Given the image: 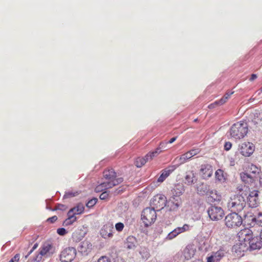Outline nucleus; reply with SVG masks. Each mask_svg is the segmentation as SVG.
I'll list each match as a JSON object with an SVG mask.
<instances>
[{
	"instance_id": "obj_1",
	"label": "nucleus",
	"mask_w": 262,
	"mask_h": 262,
	"mask_svg": "<svg viewBox=\"0 0 262 262\" xmlns=\"http://www.w3.org/2000/svg\"><path fill=\"white\" fill-rule=\"evenodd\" d=\"M248 192L241 189L238 194L232 195L228 200L227 206L228 210L232 212H241L246 207V198Z\"/></svg>"
},
{
	"instance_id": "obj_2",
	"label": "nucleus",
	"mask_w": 262,
	"mask_h": 262,
	"mask_svg": "<svg viewBox=\"0 0 262 262\" xmlns=\"http://www.w3.org/2000/svg\"><path fill=\"white\" fill-rule=\"evenodd\" d=\"M103 177L108 181L99 184V192L112 188L123 181L122 178H116V172L112 168L105 169L103 172Z\"/></svg>"
},
{
	"instance_id": "obj_3",
	"label": "nucleus",
	"mask_w": 262,
	"mask_h": 262,
	"mask_svg": "<svg viewBox=\"0 0 262 262\" xmlns=\"http://www.w3.org/2000/svg\"><path fill=\"white\" fill-rule=\"evenodd\" d=\"M248 126L246 122L240 121L232 125L230 129V136L236 139L244 138L247 134Z\"/></svg>"
},
{
	"instance_id": "obj_4",
	"label": "nucleus",
	"mask_w": 262,
	"mask_h": 262,
	"mask_svg": "<svg viewBox=\"0 0 262 262\" xmlns=\"http://www.w3.org/2000/svg\"><path fill=\"white\" fill-rule=\"evenodd\" d=\"M224 222L227 228L233 229L239 227L242 224L243 219L236 212H232L225 216Z\"/></svg>"
},
{
	"instance_id": "obj_5",
	"label": "nucleus",
	"mask_w": 262,
	"mask_h": 262,
	"mask_svg": "<svg viewBox=\"0 0 262 262\" xmlns=\"http://www.w3.org/2000/svg\"><path fill=\"white\" fill-rule=\"evenodd\" d=\"M156 218L157 214L154 208H146L142 212L141 220L145 227H148L153 224Z\"/></svg>"
},
{
	"instance_id": "obj_6",
	"label": "nucleus",
	"mask_w": 262,
	"mask_h": 262,
	"mask_svg": "<svg viewBox=\"0 0 262 262\" xmlns=\"http://www.w3.org/2000/svg\"><path fill=\"white\" fill-rule=\"evenodd\" d=\"M207 212L209 217L212 221L221 220L225 215L223 209L221 207L215 205L211 206L208 208Z\"/></svg>"
},
{
	"instance_id": "obj_7",
	"label": "nucleus",
	"mask_w": 262,
	"mask_h": 262,
	"mask_svg": "<svg viewBox=\"0 0 262 262\" xmlns=\"http://www.w3.org/2000/svg\"><path fill=\"white\" fill-rule=\"evenodd\" d=\"M76 250L73 247L64 249L61 253L60 259L61 262H71L76 255Z\"/></svg>"
},
{
	"instance_id": "obj_8",
	"label": "nucleus",
	"mask_w": 262,
	"mask_h": 262,
	"mask_svg": "<svg viewBox=\"0 0 262 262\" xmlns=\"http://www.w3.org/2000/svg\"><path fill=\"white\" fill-rule=\"evenodd\" d=\"M55 252V248L49 243H45L40 248L39 255L36 256L35 260L39 261L42 256H49Z\"/></svg>"
},
{
	"instance_id": "obj_9",
	"label": "nucleus",
	"mask_w": 262,
	"mask_h": 262,
	"mask_svg": "<svg viewBox=\"0 0 262 262\" xmlns=\"http://www.w3.org/2000/svg\"><path fill=\"white\" fill-rule=\"evenodd\" d=\"M212 166L209 164H204L200 166L199 174L203 179L207 180L213 174Z\"/></svg>"
},
{
	"instance_id": "obj_10",
	"label": "nucleus",
	"mask_w": 262,
	"mask_h": 262,
	"mask_svg": "<svg viewBox=\"0 0 262 262\" xmlns=\"http://www.w3.org/2000/svg\"><path fill=\"white\" fill-rule=\"evenodd\" d=\"M114 226L112 223H107L102 227L100 231L101 236L105 239L111 238L114 234Z\"/></svg>"
},
{
	"instance_id": "obj_11",
	"label": "nucleus",
	"mask_w": 262,
	"mask_h": 262,
	"mask_svg": "<svg viewBox=\"0 0 262 262\" xmlns=\"http://www.w3.org/2000/svg\"><path fill=\"white\" fill-rule=\"evenodd\" d=\"M241 154L245 157H249L254 150L255 146L252 143L244 142L242 143L239 148Z\"/></svg>"
},
{
	"instance_id": "obj_12",
	"label": "nucleus",
	"mask_w": 262,
	"mask_h": 262,
	"mask_svg": "<svg viewBox=\"0 0 262 262\" xmlns=\"http://www.w3.org/2000/svg\"><path fill=\"white\" fill-rule=\"evenodd\" d=\"M166 198L164 195H157L151 200V204L153 208L157 210H160L165 206Z\"/></svg>"
},
{
	"instance_id": "obj_13",
	"label": "nucleus",
	"mask_w": 262,
	"mask_h": 262,
	"mask_svg": "<svg viewBox=\"0 0 262 262\" xmlns=\"http://www.w3.org/2000/svg\"><path fill=\"white\" fill-rule=\"evenodd\" d=\"M247 203L249 207L251 208H255L259 204L258 200V191L254 190L251 191L249 195H247Z\"/></svg>"
},
{
	"instance_id": "obj_14",
	"label": "nucleus",
	"mask_w": 262,
	"mask_h": 262,
	"mask_svg": "<svg viewBox=\"0 0 262 262\" xmlns=\"http://www.w3.org/2000/svg\"><path fill=\"white\" fill-rule=\"evenodd\" d=\"M185 183L187 185H192L198 181L197 173L194 170H188L184 177Z\"/></svg>"
},
{
	"instance_id": "obj_15",
	"label": "nucleus",
	"mask_w": 262,
	"mask_h": 262,
	"mask_svg": "<svg viewBox=\"0 0 262 262\" xmlns=\"http://www.w3.org/2000/svg\"><path fill=\"white\" fill-rule=\"evenodd\" d=\"M92 250V245L91 243L88 241L82 242L78 247L79 252L85 256L88 255L91 252Z\"/></svg>"
},
{
	"instance_id": "obj_16",
	"label": "nucleus",
	"mask_w": 262,
	"mask_h": 262,
	"mask_svg": "<svg viewBox=\"0 0 262 262\" xmlns=\"http://www.w3.org/2000/svg\"><path fill=\"white\" fill-rule=\"evenodd\" d=\"M177 168L176 165H171L162 170V173L157 180L158 182H163Z\"/></svg>"
},
{
	"instance_id": "obj_17",
	"label": "nucleus",
	"mask_w": 262,
	"mask_h": 262,
	"mask_svg": "<svg viewBox=\"0 0 262 262\" xmlns=\"http://www.w3.org/2000/svg\"><path fill=\"white\" fill-rule=\"evenodd\" d=\"M207 200L211 203L220 202L221 200V195L216 190L209 189L207 194Z\"/></svg>"
},
{
	"instance_id": "obj_18",
	"label": "nucleus",
	"mask_w": 262,
	"mask_h": 262,
	"mask_svg": "<svg viewBox=\"0 0 262 262\" xmlns=\"http://www.w3.org/2000/svg\"><path fill=\"white\" fill-rule=\"evenodd\" d=\"M240 177L242 181L248 185L254 183L257 179L248 171L241 172Z\"/></svg>"
},
{
	"instance_id": "obj_19",
	"label": "nucleus",
	"mask_w": 262,
	"mask_h": 262,
	"mask_svg": "<svg viewBox=\"0 0 262 262\" xmlns=\"http://www.w3.org/2000/svg\"><path fill=\"white\" fill-rule=\"evenodd\" d=\"M196 250L194 246L192 244L188 245L183 250V255L187 260L191 259L195 254Z\"/></svg>"
},
{
	"instance_id": "obj_20",
	"label": "nucleus",
	"mask_w": 262,
	"mask_h": 262,
	"mask_svg": "<svg viewBox=\"0 0 262 262\" xmlns=\"http://www.w3.org/2000/svg\"><path fill=\"white\" fill-rule=\"evenodd\" d=\"M252 232L249 228H244L241 230L238 233L237 235L240 241H249L252 237Z\"/></svg>"
},
{
	"instance_id": "obj_21",
	"label": "nucleus",
	"mask_w": 262,
	"mask_h": 262,
	"mask_svg": "<svg viewBox=\"0 0 262 262\" xmlns=\"http://www.w3.org/2000/svg\"><path fill=\"white\" fill-rule=\"evenodd\" d=\"M249 241L250 248L252 250L259 249L262 247V241L258 237H251Z\"/></svg>"
},
{
	"instance_id": "obj_22",
	"label": "nucleus",
	"mask_w": 262,
	"mask_h": 262,
	"mask_svg": "<svg viewBox=\"0 0 262 262\" xmlns=\"http://www.w3.org/2000/svg\"><path fill=\"white\" fill-rule=\"evenodd\" d=\"M247 170L256 179L258 178V176L260 173L261 171L260 167H257L253 164H251L248 165L247 168Z\"/></svg>"
},
{
	"instance_id": "obj_23",
	"label": "nucleus",
	"mask_w": 262,
	"mask_h": 262,
	"mask_svg": "<svg viewBox=\"0 0 262 262\" xmlns=\"http://www.w3.org/2000/svg\"><path fill=\"white\" fill-rule=\"evenodd\" d=\"M125 244L128 249H134L136 247L137 240L135 237L129 236L126 239Z\"/></svg>"
},
{
	"instance_id": "obj_24",
	"label": "nucleus",
	"mask_w": 262,
	"mask_h": 262,
	"mask_svg": "<svg viewBox=\"0 0 262 262\" xmlns=\"http://www.w3.org/2000/svg\"><path fill=\"white\" fill-rule=\"evenodd\" d=\"M84 210V205L82 203L78 204L75 207L71 208L69 212L70 213L74 214L75 216L77 214L82 213Z\"/></svg>"
},
{
	"instance_id": "obj_25",
	"label": "nucleus",
	"mask_w": 262,
	"mask_h": 262,
	"mask_svg": "<svg viewBox=\"0 0 262 262\" xmlns=\"http://www.w3.org/2000/svg\"><path fill=\"white\" fill-rule=\"evenodd\" d=\"M190 159V157L188 156L187 152H185L179 157H177L174 161H178L179 162V165H176L177 166H179L181 165H182L185 163H186Z\"/></svg>"
},
{
	"instance_id": "obj_26",
	"label": "nucleus",
	"mask_w": 262,
	"mask_h": 262,
	"mask_svg": "<svg viewBox=\"0 0 262 262\" xmlns=\"http://www.w3.org/2000/svg\"><path fill=\"white\" fill-rule=\"evenodd\" d=\"M210 189L209 186L206 184L202 183L197 187L198 193L201 195H207Z\"/></svg>"
},
{
	"instance_id": "obj_27",
	"label": "nucleus",
	"mask_w": 262,
	"mask_h": 262,
	"mask_svg": "<svg viewBox=\"0 0 262 262\" xmlns=\"http://www.w3.org/2000/svg\"><path fill=\"white\" fill-rule=\"evenodd\" d=\"M68 218L66 219L63 222V226H68L72 225L77 220V217L74 214L70 213V212H68Z\"/></svg>"
},
{
	"instance_id": "obj_28",
	"label": "nucleus",
	"mask_w": 262,
	"mask_h": 262,
	"mask_svg": "<svg viewBox=\"0 0 262 262\" xmlns=\"http://www.w3.org/2000/svg\"><path fill=\"white\" fill-rule=\"evenodd\" d=\"M172 196L171 197L173 200L175 197H179L181 195L183 192L182 187L180 185L174 186V188L171 190Z\"/></svg>"
},
{
	"instance_id": "obj_29",
	"label": "nucleus",
	"mask_w": 262,
	"mask_h": 262,
	"mask_svg": "<svg viewBox=\"0 0 262 262\" xmlns=\"http://www.w3.org/2000/svg\"><path fill=\"white\" fill-rule=\"evenodd\" d=\"M162 152V150H159V149H156L152 151L149 152L145 156L147 161H151L154 157H157Z\"/></svg>"
},
{
	"instance_id": "obj_30",
	"label": "nucleus",
	"mask_w": 262,
	"mask_h": 262,
	"mask_svg": "<svg viewBox=\"0 0 262 262\" xmlns=\"http://www.w3.org/2000/svg\"><path fill=\"white\" fill-rule=\"evenodd\" d=\"M234 92H227L223 96V97L220 99V100H218L219 102V105H223L225 104L227 100L229 99V98L230 97V96L234 94Z\"/></svg>"
},
{
	"instance_id": "obj_31",
	"label": "nucleus",
	"mask_w": 262,
	"mask_h": 262,
	"mask_svg": "<svg viewBox=\"0 0 262 262\" xmlns=\"http://www.w3.org/2000/svg\"><path fill=\"white\" fill-rule=\"evenodd\" d=\"M147 162V160L145 156L144 157H138L136 159L135 164L137 167L140 168L144 165Z\"/></svg>"
},
{
	"instance_id": "obj_32",
	"label": "nucleus",
	"mask_w": 262,
	"mask_h": 262,
	"mask_svg": "<svg viewBox=\"0 0 262 262\" xmlns=\"http://www.w3.org/2000/svg\"><path fill=\"white\" fill-rule=\"evenodd\" d=\"M216 262L219 261L224 256V252L223 250H220L212 253Z\"/></svg>"
},
{
	"instance_id": "obj_33",
	"label": "nucleus",
	"mask_w": 262,
	"mask_h": 262,
	"mask_svg": "<svg viewBox=\"0 0 262 262\" xmlns=\"http://www.w3.org/2000/svg\"><path fill=\"white\" fill-rule=\"evenodd\" d=\"M179 234L189 230V226L188 224H184L182 227L176 228Z\"/></svg>"
},
{
	"instance_id": "obj_34",
	"label": "nucleus",
	"mask_w": 262,
	"mask_h": 262,
	"mask_svg": "<svg viewBox=\"0 0 262 262\" xmlns=\"http://www.w3.org/2000/svg\"><path fill=\"white\" fill-rule=\"evenodd\" d=\"M179 235L176 229L170 232L166 236V239L168 240H171L177 237Z\"/></svg>"
},
{
	"instance_id": "obj_35",
	"label": "nucleus",
	"mask_w": 262,
	"mask_h": 262,
	"mask_svg": "<svg viewBox=\"0 0 262 262\" xmlns=\"http://www.w3.org/2000/svg\"><path fill=\"white\" fill-rule=\"evenodd\" d=\"M215 176L216 179L221 181L224 178V171L219 169L215 171Z\"/></svg>"
},
{
	"instance_id": "obj_36",
	"label": "nucleus",
	"mask_w": 262,
	"mask_h": 262,
	"mask_svg": "<svg viewBox=\"0 0 262 262\" xmlns=\"http://www.w3.org/2000/svg\"><path fill=\"white\" fill-rule=\"evenodd\" d=\"M200 152V150L198 148H193L187 151V154L188 156L190 157V159L193 156L198 155Z\"/></svg>"
},
{
	"instance_id": "obj_37",
	"label": "nucleus",
	"mask_w": 262,
	"mask_h": 262,
	"mask_svg": "<svg viewBox=\"0 0 262 262\" xmlns=\"http://www.w3.org/2000/svg\"><path fill=\"white\" fill-rule=\"evenodd\" d=\"M252 221L255 222L257 225L262 226V214H259L257 217H253L252 218Z\"/></svg>"
},
{
	"instance_id": "obj_38",
	"label": "nucleus",
	"mask_w": 262,
	"mask_h": 262,
	"mask_svg": "<svg viewBox=\"0 0 262 262\" xmlns=\"http://www.w3.org/2000/svg\"><path fill=\"white\" fill-rule=\"evenodd\" d=\"M99 199L107 201L109 199V193L107 191H104L99 195Z\"/></svg>"
},
{
	"instance_id": "obj_39",
	"label": "nucleus",
	"mask_w": 262,
	"mask_h": 262,
	"mask_svg": "<svg viewBox=\"0 0 262 262\" xmlns=\"http://www.w3.org/2000/svg\"><path fill=\"white\" fill-rule=\"evenodd\" d=\"M124 227V225L122 223H117L115 225V229L118 232H121Z\"/></svg>"
},
{
	"instance_id": "obj_40",
	"label": "nucleus",
	"mask_w": 262,
	"mask_h": 262,
	"mask_svg": "<svg viewBox=\"0 0 262 262\" xmlns=\"http://www.w3.org/2000/svg\"><path fill=\"white\" fill-rule=\"evenodd\" d=\"M67 209V207L66 205H63V204H58L55 206L54 210H62V211H64Z\"/></svg>"
},
{
	"instance_id": "obj_41",
	"label": "nucleus",
	"mask_w": 262,
	"mask_h": 262,
	"mask_svg": "<svg viewBox=\"0 0 262 262\" xmlns=\"http://www.w3.org/2000/svg\"><path fill=\"white\" fill-rule=\"evenodd\" d=\"M97 199L96 198H94L93 199L90 200L86 203L87 207L91 208V207H93L97 203Z\"/></svg>"
},
{
	"instance_id": "obj_42",
	"label": "nucleus",
	"mask_w": 262,
	"mask_h": 262,
	"mask_svg": "<svg viewBox=\"0 0 262 262\" xmlns=\"http://www.w3.org/2000/svg\"><path fill=\"white\" fill-rule=\"evenodd\" d=\"M57 233L61 236H64L67 234L68 231L63 228H60L57 229Z\"/></svg>"
},
{
	"instance_id": "obj_43",
	"label": "nucleus",
	"mask_w": 262,
	"mask_h": 262,
	"mask_svg": "<svg viewBox=\"0 0 262 262\" xmlns=\"http://www.w3.org/2000/svg\"><path fill=\"white\" fill-rule=\"evenodd\" d=\"M167 144V142H161L159 146L156 149H159V150H161L162 149H164L166 148Z\"/></svg>"
},
{
	"instance_id": "obj_44",
	"label": "nucleus",
	"mask_w": 262,
	"mask_h": 262,
	"mask_svg": "<svg viewBox=\"0 0 262 262\" xmlns=\"http://www.w3.org/2000/svg\"><path fill=\"white\" fill-rule=\"evenodd\" d=\"M110 258L106 256H101L99 258V262H111Z\"/></svg>"
},
{
	"instance_id": "obj_45",
	"label": "nucleus",
	"mask_w": 262,
	"mask_h": 262,
	"mask_svg": "<svg viewBox=\"0 0 262 262\" xmlns=\"http://www.w3.org/2000/svg\"><path fill=\"white\" fill-rule=\"evenodd\" d=\"M57 220V216L56 215L53 216L51 217H49L47 219V221L48 222H50L51 223H53L56 222Z\"/></svg>"
},
{
	"instance_id": "obj_46",
	"label": "nucleus",
	"mask_w": 262,
	"mask_h": 262,
	"mask_svg": "<svg viewBox=\"0 0 262 262\" xmlns=\"http://www.w3.org/2000/svg\"><path fill=\"white\" fill-rule=\"evenodd\" d=\"M19 259V255L16 254L13 258H12L9 262H18Z\"/></svg>"
},
{
	"instance_id": "obj_47",
	"label": "nucleus",
	"mask_w": 262,
	"mask_h": 262,
	"mask_svg": "<svg viewBox=\"0 0 262 262\" xmlns=\"http://www.w3.org/2000/svg\"><path fill=\"white\" fill-rule=\"evenodd\" d=\"M220 105L219 102L218 100L215 101L214 102L209 104L208 105V108L210 109H212L215 108L216 106Z\"/></svg>"
},
{
	"instance_id": "obj_48",
	"label": "nucleus",
	"mask_w": 262,
	"mask_h": 262,
	"mask_svg": "<svg viewBox=\"0 0 262 262\" xmlns=\"http://www.w3.org/2000/svg\"><path fill=\"white\" fill-rule=\"evenodd\" d=\"M232 147V144L231 142H227L225 143V145H224V149L226 150H229L231 149Z\"/></svg>"
},
{
	"instance_id": "obj_49",
	"label": "nucleus",
	"mask_w": 262,
	"mask_h": 262,
	"mask_svg": "<svg viewBox=\"0 0 262 262\" xmlns=\"http://www.w3.org/2000/svg\"><path fill=\"white\" fill-rule=\"evenodd\" d=\"M207 262H216L213 254L207 257Z\"/></svg>"
},
{
	"instance_id": "obj_50",
	"label": "nucleus",
	"mask_w": 262,
	"mask_h": 262,
	"mask_svg": "<svg viewBox=\"0 0 262 262\" xmlns=\"http://www.w3.org/2000/svg\"><path fill=\"white\" fill-rule=\"evenodd\" d=\"M177 137H174L171 138L169 141L167 142V144L168 143H169V144L172 143L177 140Z\"/></svg>"
},
{
	"instance_id": "obj_51",
	"label": "nucleus",
	"mask_w": 262,
	"mask_h": 262,
	"mask_svg": "<svg viewBox=\"0 0 262 262\" xmlns=\"http://www.w3.org/2000/svg\"><path fill=\"white\" fill-rule=\"evenodd\" d=\"M257 77V75L255 74H252L251 76V77L250 78V81H253L255 79H256Z\"/></svg>"
},
{
	"instance_id": "obj_52",
	"label": "nucleus",
	"mask_w": 262,
	"mask_h": 262,
	"mask_svg": "<svg viewBox=\"0 0 262 262\" xmlns=\"http://www.w3.org/2000/svg\"><path fill=\"white\" fill-rule=\"evenodd\" d=\"M258 178H259V182L260 185H262V172H260V173L258 174Z\"/></svg>"
},
{
	"instance_id": "obj_53",
	"label": "nucleus",
	"mask_w": 262,
	"mask_h": 262,
	"mask_svg": "<svg viewBox=\"0 0 262 262\" xmlns=\"http://www.w3.org/2000/svg\"><path fill=\"white\" fill-rule=\"evenodd\" d=\"M38 246V245L37 244H35L34 246H33V247L32 248V250H31V252L34 250V249H35Z\"/></svg>"
},
{
	"instance_id": "obj_54",
	"label": "nucleus",
	"mask_w": 262,
	"mask_h": 262,
	"mask_svg": "<svg viewBox=\"0 0 262 262\" xmlns=\"http://www.w3.org/2000/svg\"><path fill=\"white\" fill-rule=\"evenodd\" d=\"M67 195H70V196H74V194L73 195V194H72V193H67Z\"/></svg>"
},
{
	"instance_id": "obj_55",
	"label": "nucleus",
	"mask_w": 262,
	"mask_h": 262,
	"mask_svg": "<svg viewBox=\"0 0 262 262\" xmlns=\"http://www.w3.org/2000/svg\"><path fill=\"white\" fill-rule=\"evenodd\" d=\"M178 202L176 203V206L178 207L179 206Z\"/></svg>"
},
{
	"instance_id": "obj_56",
	"label": "nucleus",
	"mask_w": 262,
	"mask_h": 262,
	"mask_svg": "<svg viewBox=\"0 0 262 262\" xmlns=\"http://www.w3.org/2000/svg\"><path fill=\"white\" fill-rule=\"evenodd\" d=\"M118 262H125L124 260H123L122 259H121L120 261H118Z\"/></svg>"
},
{
	"instance_id": "obj_57",
	"label": "nucleus",
	"mask_w": 262,
	"mask_h": 262,
	"mask_svg": "<svg viewBox=\"0 0 262 262\" xmlns=\"http://www.w3.org/2000/svg\"><path fill=\"white\" fill-rule=\"evenodd\" d=\"M259 91L260 92H262V86L260 88Z\"/></svg>"
},
{
	"instance_id": "obj_58",
	"label": "nucleus",
	"mask_w": 262,
	"mask_h": 262,
	"mask_svg": "<svg viewBox=\"0 0 262 262\" xmlns=\"http://www.w3.org/2000/svg\"><path fill=\"white\" fill-rule=\"evenodd\" d=\"M198 121V119H195L194 120V122H197Z\"/></svg>"
},
{
	"instance_id": "obj_59",
	"label": "nucleus",
	"mask_w": 262,
	"mask_h": 262,
	"mask_svg": "<svg viewBox=\"0 0 262 262\" xmlns=\"http://www.w3.org/2000/svg\"><path fill=\"white\" fill-rule=\"evenodd\" d=\"M236 247H237V246H234V249H236Z\"/></svg>"
},
{
	"instance_id": "obj_60",
	"label": "nucleus",
	"mask_w": 262,
	"mask_h": 262,
	"mask_svg": "<svg viewBox=\"0 0 262 262\" xmlns=\"http://www.w3.org/2000/svg\"><path fill=\"white\" fill-rule=\"evenodd\" d=\"M97 262H98V261H97Z\"/></svg>"
}]
</instances>
